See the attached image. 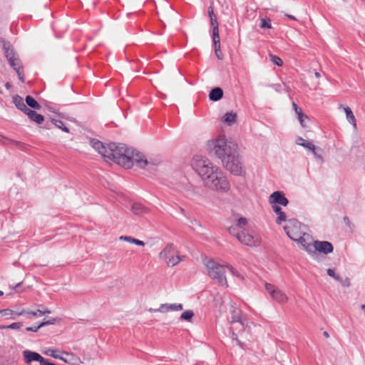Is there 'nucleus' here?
I'll return each instance as SVG.
<instances>
[{"label": "nucleus", "mask_w": 365, "mask_h": 365, "mask_svg": "<svg viewBox=\"0 0 365 365\" xmlns=\"http://www.w3.org/2000/svg\"><path fill=\"white\" fill-rule=\"evenodd\" d=\"M21 283L22 282H19V283L16 284V285L14 287H12V289H16V288L19 287L21 284Z\"/></svg>", "instance_id": "62"}, {"label": "nucleus", "mask_w": 365, "mask_h": 365, "mask_svg": "<svg viewBox=\"0 0 365 365\" xmlns=\"http://www.w3.org/2000/svg\"><path fill=\"white\" fill-rule=\"evenodd\" d=\"M23 326L21 322H14L9 325H1L0 326V329H19L21 328Z\"/></svg>", "instance_id": "34"}, {"label": "nucleus", "mask_w": 365, "mask_h": 365, "mask_svg": "<svg viewBox=\"0 0 365 365\" xmlns=\"http://www.w3.org/2000/svg\"><path fill=\"white\" fill-rule=\"evenodd\" d=\"M169 309H170V312L180 311L183 309V307L181 304H169Z\"/></svg>", "instance_id": "40"}, {"label": "nucleus", "mask_w": 365, "mask_h": 365, "mask_svg": "<svg viewBox=\"0 0 365 365\" xmlns=\"http://www.w3.org/2000/svg\"><path fill=\"white\" fill-rule=\"evenodd\" d=\"M265 289L272 298L278 303L282 304L288 301V297L283 292L276 288L273 284L266 283Z\"/></svg>", "instance_id": "11"}, {"label": "nucleus", "mask_w": 365, "mask_h": 365, "mask_svg": "<svg viewBox=\"0 0 365 365\" xmlns=\"http://www.w3.org/2000/svg\"><path fill=\"white\" fill-rule=\"evenodd\" d=\"M230 313H231L230 323L232 324L238 323L242 328H245L246 327H247V319L242 318L241 311L239 309L232 307V309L230 311Z\"/></svg>", "instance_id": "15"}, {"label": "nucleus", "mask_w": 365, "mask_h": 365, "mask_svg": "<svg viewBox=\"0 0 365 365\" xmlns=\"http://www.w3.org/2000/svg\"><path fill=\"white\" fill-rule=\"evenodd\" d=\"M314 253L316 251L322 252L324 255L329 254L333 252L334 247L331 243L327 241H314Z\"/></svg>", "instance_id": "12"}, {"label": "nucleus", "mask_w": 365, "mask_h": 365, "mask_svg": "<svg viewBox=\"0 0 365 365\" xmlns=\"http://www.w3.org/2000/svg\"><path fill=\"white\" fill-rule=\"evenodd\" d=\"M191 166L200 176L205 187L220 192H227L230 190L226 175L206 157L195 155Z\"/></svg>", "instance_id": "3"}, {"label": "nucleus", "mask_w": 365, "mask_h": 365, "mask_svg": "<svg viewBox=\"0 0 365 365\" xmlns=\"http://www.w3.org/2000/svg\"><path fill=\"white\" fill-rule=\"evenodd\" d=\"M314 76L317 78H319L321 76L320 73L319 72H317V71L314 72Z\"/></svg>", "instance_id": "59"}, {"label": "nucleus", "mask_w": 365, "mask_h": 365, "mask_svg": "<svg viewBox=\"0 0 365 365\" xmlns=\"http://www.w3.org/2000/svg\"><path fill=\"white\" fill-rule=\"evenodd\" d=\"M21 66H19V68H16V72L18 74V76L19 78V80L21 81V82H24V76H23V74H22V71H21Z\"/></svg>", "instance_id": "48"}, {"label": "nucleus", "mask_w": 365, "mask_h": 365, "mask_svg": "<svg viewBox=\"0 0 365 365\" xmlns=\"http://www.w3.org/2000/svg\"><path fill=\"white\" fill-rule=\"evenodd\" d=\"M295 242L299 244L307 252L310 254L314 253V242L312 243V239L309 235L305 233V235H302V237L297 239Z\"/></svg>", "instance_id": "14"}, {"label": "nucleus", "mask_w": 365, "mask_h": 365, "mask_svg": "<svg viewBox=\"0 0 365 365\" xmlns=\"http://www.w3.org/2000/svg\"><path fill=\"white\" fill-rule=\"evenodd\" d=\"M41 327L37 326V327H29L26 328V330L28 331H34L36 332Z\"/></svg>", "instance_id": "50"}, {"label": "nucleus", "mask_w": 365, "mask_h": 365, "mask_svg": "<svg viewBox=\"0 0 365 365\" xmlns=\"http://www.w3.org/2000/svg\"><path fill=\"white\" fill-rule=\"evenodd\" d=\"M273 211L278 215V217L276 220V222L277 224H281L282 222L286 221L287 215L285 212H282V208L277 205H272Z\"/></svg>", "instance_id": "23"}, {"label": "nucleus", "mask_w": 365, "mask_h": 365, "mask_svg": "<svg viewBox=\"0 0 365 365\" xmlns=\"http://www.w3.org/2000/svg\"><path fill=\"white\" fill-rule=\"evenodd\" d=\"M284 229L287 236L294 241L302 235H305L306 232L305 226L296 219L289 220Z\"/></svg>", "instance_id": "7"}, {"label": "nucleus", "mask_w": 365, "mask_h": 365, "mask_svg": "<svg viewBox=\"0 0 365 365\" xmlns=\"http://www.w3.org/2000/svg\"><path fill=\"white\" fill-rule=\"evenodd\" d=\"M314 155V156L317 158V159H319V160H321L322 161L323 160V157L322 155H319L317 152H316V150H314V152H312Z\"/></svg>", "instance_id": "52"}, {"label": "nucleus", "mask_w": 365, "mask_h": 365, "mask_svg": "<svg viewBox=\"0 0 365 365\" xmlns=\"http://www.w3.org/2000/svg\"><path fill=\"white\" fill-rule=\"evenodd\" d=\"M339 281H340V282H341V285H342L343 287H349L350 286V284H350V279H349L348 277H346V278H345V279H341L340 278V280H339Z\"/></svg>", "instance_id": "45"}, {"label": "nucleus", "mask_w": 365, "mask_h": 365, "mask_svg": "<svg viewBox=\"0 0 365 365\" xmlns=\"http://www.w3.org/2000/svg\"><path fill=\"white\" fill-rule=\"evenodd\" d=\"M134 239L135 238H133V237H132L130 236H121V237H120V240L126 241V242H128L130 243H133Z\"/></svg>", "instance_id": "47"}, {"label": "nucleus", "mask_w": 365, "mask_h": 365, "mask_svg": "<svg viewBox=\"0 0 365 365\" xmlns=\"http://www.w3.org/2000/svg\"><path fill=\"white\" fill-rule=\"evenodd\" d=\"M232 338L233 339L236 340V341L240 346H242V344L241 341L237 339V334L235 332H232Z\"/></svg>", "instance_id": "54"}, {"label": "nucleus", "mask_w": 365, "mask_h": 365, "mask_svg": "<svg viewBox=\"0 0 365 365\" xmlns=\"http://www.w3.org/2000/svg\"><path fill=\"white\" fill-rule=\"evenodd\" d=\"M133 244H135L136 245H139V246H144L145 245V243L144 242L140 240H138V239H134V241H133Z\"/></svg>", "instance_id": "51"}, {"label": "nucleus", "mask_w": 365, "mask_h": 365, "mask_svg": "<svg viewBox=\"0 0 365 365\" xmlns=\"http://www.w3.org/2000/svg\"><path fill=\"white\" fill-rule=\"evenodd\" d=\"M212 144L215 156L221 160L227 170L237 176L245 174L239 147L236 143L225 137H220Z\"/></svg>", "instance_id": "4"}, {"label": "nucleus", "mask_w": 365, "mask_h": 365, "mask_svg": "<svg viewBox=\"0 0 365 365\" xmlns=\"http://www.w3.org/2000/svg\"><path fill=\"white\" fill-rule=\"evenodd\" d=\"M0 45L2 48V50L4 51V56L7 58L9 57H14V56H16V53L14 52L11 44L6 41L4 38H0Z\"/></svg>", "instance_id": "19"}, {"label": "nucleus", "mask_w": 365, "mask_h": 365, "mask_svg": "<svg viewBox=\"0 0 365 365\" xmlns=\"http://www.w3.org/2000/svg\"><path fill=\"white\" fill-rule=\"evenodd\" d=\"M62 354L66 355L67 357L62 356V359L61 360H62L63 361H64L67 364H73V365H78V364L82 363L80 358L78 356H77L76 354H74L73 353L62 351Z\"/></svg>", "instance_id": "20"}, {"label": "nucleus", "mask_w": 365, "mask_h": 365, "mask_svg": "<svg viewBox=\"0 0 365 365\" xmlns=\"http://www.w3.org/2000/svg\"><path fill=\"white\" fill-rule=\"evenodd\" d=\"M323 335L326 337V338H329V334L327 331H324L323 332Z\"/></svg>", "instance_id": "60"}, {"label": "nucleus", "mask_w": 365, "mask_h": 365, "mask_svg": "<svg viewBox=\"0 0 365 365\" xmlns=\"http://www.w3.org/2000/svg\"><path fill=\"white\" fill-rule=\"evenodd\" d=\"M191 166L200 176L205 187L220 192H227L230 190L226 175L206 157L195 155Z\"/></svg>", "instance_id": "2"}, {"label": "nucleus", "mask_w": 365, "mask_h": 365, "mask_svg": "<svg viewBox=\"0 0 365 365\" xmlns=\"http://www.w3.org/2000/svg\"><path fill=\"white\" fill-rule=\"evenodd\" d=\"M237 119V114L233 112L227 113L224 115L223 121L228 125H232Z\"/></svg>", "instance_id": "28"}, {"label": "nucleus", "mask_w": 365, "mask_h": 365, "mask_svg": "<svg viewBox=\"0 0 365 365\" xmlns=\"http://www.w3.org/2000/svg\"><path fill=\"white\" fill-rule=\"evenodd\" d=\"M26 103L31 108L40 110L41 106L40 104L31 96H27L25 99Z\"/></svg>", "instance_id": "29"}, {"label": "nucleus", "mask_w": 365, "mask_h": 365, "mask_svg": "<svg viewBox=\"0 0 365 365\" xmlns=\"http://www.w3.org/2000/svg\"><path fill=\"white\" fill-rule=\"evenodd\" d=\"M149 312H159L162 313L170 312L169 309V304H162L158 309H149Z\"/></svg>", "instance_id": "35"}, {"label": "nucleus", "mask_w": 365, "mask_h": 365, "mask_svg": "<svg viewBox=\"0 0 365 365\" xmlns=\"http://www.w3.org/2000/svg\"><path fill=\"white\" fill-rule=\"evenodd\" d=\"M194 224L200 226V222L198 221H197V220L194 221Z\"/></svg>", "instance_id": "63"}, {"label": "nucleus", "mask_w": 365, "mask_h": 365, "mask_svg": "<svg viewBox=\"0 0 365 365\" xmlns=\"http://www.w3.org/2000/svg\"><path fill=\"white\" fill-rule=\"evenodd\" d=\"M302 146L304 148L311 150L312 152H314V150H316V146L309 141H306L303 143H302Z\"/></svg>", "instance_id": "38"}, {"label": "nucleus", "mask_w": 365, "mask_h": 365, "mask_svg": "<svg viewBox=\"0 0 365 365\" xmlns=\"http://www.w3.org/2000/svg\"><path fill=\"white\" fill-rule=\"evenodd\" d=\"M25 114H26L31 120L38 124L42 123L44 120V118L41 114H38L31 109H29Z\"/></svg>", "instance_id": "25"}, {"label": "nucleus", "mask_w": 365, "mask_h": 365, "mask_svg": "<svg viewBox=\"0 0 365 365\" xmlns=\"http://www.w3.org/2000/svg\"><path fill=\"white\" fill-rule=\"evenodd\" d=\"M6 88H10V84H9V83H6Z\"/></svg>", "instance_id": "64"}, {"label": "nucleus", "mask_w": 365, "mask_h": 365, "mask_svg": "<svg viewBox=\"0 0 365 365\" xmlns=\"http://www.w3.org/2000/svg\"><path fill=\"white\" fill-rule=\"evenodd\" d=\"M292 106H293L297 116H299L301 114H303L302 108L298 107V106L294 102L292 103Z\"/></svg>", "instance_id": "46"}, {"label": "nucleus", "mask_w": 365, "mask_h": 365, "mask_svg": "<svg viewBox=\"0 0 365 365\" xmlns=\"http://www.w3.org/2000/svg\"><path fill=\"white\" fill-rule=\"evenodd\" d=\"M6 59L14 70H16V68H19V66H21V61L16 56H14V57H9Z\"/></svg>", "instance_id": "32"}, {"label": "nucleus", "mask_w": 365, "mask_h": 365, "mask_svg": "<svg viewBox=\"0 0 365 365\" xmlns=\"http://www.w3.org/2000/svg\"><path fill=\"white\" fill-rule=\"evenodd\" d=\"M191 166L200 176L205 187L220 192H227L230 190L226 175L206 157L195 155Z\"/></svg>", "instance_id": "1"}, {"label": "nucleus", "mask_w": 365, "mask_h": 365, "mask_svg": "<svg viewBox=\"0 0 365 365\" xmlns=\"http://www.w3.org/2000/svg\"><path fill=\"white\" fill-rule=\"evenodd\" d=\"M60 352L59 350L58 349H46L45 350L43 351V354L46 355V356H51L54 359H62V356L59 355L58 353Z\"/></svg>", "instance_id": "31"}, {"label": "nucleus", "mask_w": 365, "mask_h": 365, "mask_svg": "<svg viewBox=\"0 0 365 365\" xmlns=\"http://www.w3.org/2000/svg\"><path fill=\"white\" fill-rule=\"evenodd\" d=\"M208 276L215 280L219 285L227 287V281L225 277V268L212 259L205 263Z\"/></svg>", "instance_id": "6"}, {"label": "nucleus", "mask_w": 365, "mask_h": 365, "mask_svg": "<svg viewBox=\"0 0 365 365\" xmlns=\"http://www.w3.org/2000/svg\"><path fill=\"white\" fill-rule=\"evenodd\" d=\"M107 151L106 159L110 160L126 169L131 168L134 162L140 168H145L147 165L154 166V164L149 162L143 153L127 148L125 144L109 143Z\"/></svg>", "instance_id": "5"}, {"label": "nucleus", "mask_w": 365, "mask_h": 365, "mask_svg": "<svg viewBox=\"0 0 365 365\" xmlns=\"http://www.w3.org/2000/svg\"><path fill=\"white\" fill-rule=\"evenodd\" d=\"M28 314L31 315L32 317H37L38 315V309L36 311H31L27 312Z\"/></svg>", "instance_id": "55"}, {"label": "nucleus", "mask_w": 365, "mask_h": 365, "mask_svg": "<svg viewBox=\"0 0 365 365\" xmlns=\"http://www.w3.org/2000/svg\"><path fill=\"white\" fill-rule=\"evenodd\" d=\"M299 121L300 122V124L302 127L306 128L307 127L305 124V119H308V116L305 115L304 113L299 115L297 116Z\"/></svg>", "instance_id": "41"}, {"label": "nucleus", "mask_w": 365, "mask_h": 365, "mask_svg": "<svg viewBox=\"0 0 365 365\" xmlns=\"http://www.w3.org/2000/svg\"><path fill=\"white\" fill-rule=\"evenodd\" d=\"M22 354L26 364H31L32 361H38L40 365H42L46 359L38 353L29 350H24Z\"/></svg>", "instance_id": "13"}, {"label": "nucleus", "mask_w": 365, "mask_h": 365, "mask_svg": "<svg viewBox=\"0 0 365 365\" xmlns=\"http://www.w3.org/2000/svg\"><path fill=\"white\" fill-rule=\"evenodd\" d=\"M193 317H194L193 311H192V310H187V311L184 312L181 314L180 319L182 320L190 321L192 319Z\"/></svg>", "instance_id": "36"}, {"label": "nucleus", "mask_w": 365, "mask_h": 365, "mask_svg": "<svg viewBox=\"0 0 365 365\" xmlns=\"http://www.w3.org/2000/svg\"><path fill=\"white\" fill-rule=\"evenodd\" d=\"M269 59L270 61L274 64L278 66H281L283 64L282 60L277 56L269 54Z\"/></svg>", "instance_id": "37"}, {"label": "nucleus", "mask_w": 365, "mask_h": 365, "mask_svg": "<svg viewBox=\"0 0 365 365\" xmlns=\"http://www.w3.org/2000/svg\"><path fill=\"white\" fill-rule=\"evenodd\" d=\"M24 313V311H21L20 312H16L10 309H0V314L2 317H8V316H12L11 319H14V316H21Z\"/></svg>", "instance_id": "27"}, {"label": "nucleus", "mask_w": 365, "mask_h": 365, "mask_svg": "<svg viewBox=\"0 0 365 365\" xmlns=\"http://www.w3.org/2000/svg\"><path fill=\"white\" fill-rule=\"evenodd\" d=\"M159 257L165 261L168 266L174 267L181 260V257L176 254L173 244L168 245L159 254Z\"/></svg>", "instance_id": "8"}, {"label": "nucleus", "mask_w": 365, "mask_h": 365, "mask_svg": "<svg viewBox=\"0 0 365 365\" xmlns=\"http://www.w3.org/2000/svg\"><path fill=\"white\" fill-rule=\"evenodd\" d=\"M227 230L230 234L236 237L241 243L245 245L255 247L259 244L258 239L246 232L245 230H242L240 232H236V227H229Z\"/></svg>", "instance_id": "9"}, {"label": "nucleus", "mask_w": 365, "mask_h": 365, "mask_svg": "<svg viewBox=\"0 0 365 365\" xmlns=\"http://www.w3.org/2000/svg\"><path fill=\"white\" fill-rule=\"evenodd\" d=\"M51 122L55 126L61 129L62 130L69 133L68 128L64 125L63 123L61 120L52 119Z\"/></svg>", "instance_id": "33"}, {"label": "nucleus", "mask_w": 365, "mask_h": 365, "mask_svg": "<svg viewBox=\"0 0 365 365\" xmlns=\"http://www.w3.org/2000/svg\"><path fill=\"white\" fill-rule=\"evenodd\" d=\"M343 109L346 113L347 120L356 129V120L351 108L346 106L343 107Z\"/></svg>", "instance_id": "26"}, {"label": "nucleus", "mask_w": 365, "mask_h": 365, "mask_svg": "<svg viewBox=\"0 0 365 365\" xmlns=\"http://www.w3.org/2000/svg\"><path fill=\"white\" fill-rule=\"evenodd\" d=\"M343 220L346 225H350V220L348 217H346V216L344 217Z\"/></svg>", "instance_id": "56"}, {"label": "nucleus", "mask_w": 365, "mask_h": 365, "mask_svg": "<svg viewBox=\"0 0 365 365\" xmlns=\"http://www.w3.org/2000/svg\"><path fill=\"white\" fill-rule=\"evenodd\" d=\"M227 267L229 269V270L230 271V272L232 273V275L236 276L237 277H238L240 279H243L242 275L233 267H232L230 265H227Z\"/></svg>", "instance_id": "42"}, {"label": "nucleus", "mask_w": 365, "mask_h": 365, "mask_svg": "<svg viewBox=\"0 0 365 365\" xmlns=\"http://www.w3.org/2000/svg\"><path fill=\"white\" fill-rule=\"evenodd\" d=\"M327 274H328L329 277H332V278L335 279L336 280H340V277H339V275H336V274H335V272H334V269H327Z\"/></svg>", "instance_id": "43"}, {"label": "nucleus", "mask_w": 365, "mask_h": 365, "mask_svg": "<svg viewBox=\"0 0 365 365\" xmlns=\"http://www.w3.org/2000/svg\"><path fill=\"white\" fill-rule=\"evenodd\" d=\"M217 54H218L219 57L216 55L217 58L218 59H222V52H221V50H220V46H219V51L217 52Z\"/></svg>", "instance_id": "57"}, {"label": "nucleus", "mask_w": 365, "mask_h": 365, "mask_svg": "<svg viewBox=\"0 0 365 365\" xmlns=\"http://www.w3.org/2000/svg\"><path fill=\"white\" fill-rule=\"evenodd\" d=\"M361 310L364 312V315H365V304H362V305L361 306Z\"/></svg>", "instance_id": "61"}, {"label": "nucleus", "mask_w": 365, "mask_h": 365, "mask_svg": "<svg viewBox=\"0 0 365 365\" xmlns=\"http://www.w3.org/2000/svg\"><path fill=\"white\" fill-rule=\"evenodd\" d=\"M286 16H287L289 19H292V20H296V18L292 16V15H290V14H286Z\"/></svg>", "instance_id": "58"}, {"label": "nucleus", "mask_w": 365, "mask_h": 365, "mask_svg": "<svg viewBox=\"0 0 365 365\" xmlns=\"http://www.w3.org/2000/svg\"><path fill=\"white\" fill-rule=\"evenodd\" d=\"M223 96V91L220 87H215L212 88L209 94L210 101H217L220 100Z\"/></svg>", "instance_id": "24"}, {"label": "nucleus", "mask_w": 365, "mask_h": 365, "mask_svg": "<svg viewBox=\"0 0 365 365\" xmlns=\"http://www.w3.org/2000/svg\"><path fill=\"white\" fill-rule=\"evenodd\" d=\"M269 202L273 205L279 204L283 206H287L289 203L287 197L279 191H275L270 195Z\"/></svg>", "instance_id": "16"}, {"label": "nucleus", "mask_w": 365, "mask_h": 365, "mask_svg": "<svg viewBox=\"0 0 365 365\" xmlns=\"http://www.w3.org/2000/svg\"><path fill=\"white\" fill-rule=\"evenodd\" d=\"M12 101L14 103L15 106L24 113H26L27 110L29 109L26 107V105L25 104L23 98L19 95L13 96Z\"/></svg>", "instance_id": "21"}, {"label": "nucleus", "mask_w": 365, "mask_h": 365, "mask_svg": "<svg viewBox=\"0 0 365 365\" xmlns=\"http://www.w3.org/2000/svg\"><path fill=\"white\" fill-rule=\"evenodd\" d=\"M247 224V220L245 217H240L237 220L235 225H232L231 227H236V232H240L242 230H245V227Z\"/></svg>", "instance_id": "30"}, {"label": "nucleus", "mask_w": 365, "mask_h": 365, "mask_svg": "<svg viewBox=\"0 0 365 365\" xmlns=\"http://www.w3.org/2000/svg\"><path fill=\"white\" fill-rule=\"evenodd\" d=\"M90 144L99 154H101L104 158V159H106V156L107 155L108 152V145H105L101 141L96 139H91L90 140Z\"/></svg>", "instance_id": "18"}, {"label": "nucleus", "mask_w": 365, "mask_h": 365, "mask_svg": "<svg viewBox=\"0 0 365 365\" xmlns=\"http://www.w3.org/2000/svg\"><path fill=\"white\" fill-rule=\"evenodd\" d=\"M185 194L187 197L195 200L202 196V190L200 187L190 184L185 187Z\"/></svg>", "instance_id": "17"}, {"label": "nucleus", "mask_w": 365, "mask_h": 365, "mask_svg": "<svg viewBox=\"0 0 365 365\" xmlns=\"http://www.w3.org/2000/svg\"><path fill=\"white\" fill-rule=\"evenodd\" d=\"M57 321V319L56 318H52L48 321H44L43 322H41L40 324H39V327H44V326H46V325H49V324H54L56 323V322Z\"/></svg>", "instance_id": "44"}, {"label": "nucleus", "mask_w": 365, "mask_h": 365, "mask_svg": "<svg viewBox=\"0 0 365 365\" xmlns=\"http://www.w3.org/2000/svg\"><path fill=\"white\" fill-rule=\"evenodd\" d=\"M271 22L269 19H262L260 24V28L262 29H270Z\"/></svg>", "instance_id": "39"}, {"label": "nucleus", "mask_w": 365, "mask_h": 365, "mask_svg": "<svg viewBox=\"0 0 365 365\" xmlns=\"http://www.w3.org/2000/svg\"><path fill=\"white\" fill-rule=\"evenodd\" d=\"M131 211L135 215H143L148 212V209L139 202H135L131 206Z\"/></svg>", "instance_id": "22"}, {"label": "nucleus", "mask_w": 365, "mask_h": 365, "mask_svg": "<svg viewBox=\"0 0 365 365\" xmlns=\"http://www.w3.org/2000/svg\"><path fill=\"white\" fill-rule=\"evenodd\" d=\"M306 142L302 137H298L296 140V143L302 146V143Z\"/></svg>", "instance_id": "53"}, {"label": "nucleus", "mask_w": 365, "mask_h": 365, "mask_svg": "<svg viewBox=\"0 0 365 365\" xmlns=\"http://www.w3.org/2000/svg\"><path fill=\"white\" fill-rule=\"evenodd\" d=\"M38 315L42 316L45 314H50L51 311L48 308H43V309H38Z\"/></svg>", "instance_id": "49"}, {"label": "nucleus", "mask_w": 365, "mask_h": 365, "mask_svg": "<svg viewBox=\"0 0 365 365\" xmlns=\"http://www.w3.org/2000/svg\"><path fill=\"white\" fill-rule=\"evenodd\" d=\"M207 11L209 17L210 19V24L212 26V41L215 47V55H217L219 57L217 54L220 46L218 22L217 20V17L214 14L213 8L211 6L208 7Z\"/></svg>", "instance_id": "10"}]
</instances>
